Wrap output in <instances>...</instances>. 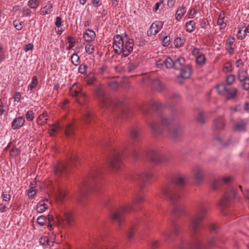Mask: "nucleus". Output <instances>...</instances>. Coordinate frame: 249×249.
I'll return each instance as SVG.
<instances>
[{
  "instance_id": "obj_1",
  "label": "nucleus",
  "mask_w": 249,
  "mask_h": 249,
  "mask_svg": "<svg viewBox=\"0 0 249 249\" xmlns=\"http://www.w3.org/2000/svg\"><path fill=\"white\" fill-rule=\"evenodd\" d=\"M208 207L204 203H199L195 209L194 214L190 219L189 230L192 234L191 243H186L181 240L175 249H204L199 239L196 238V234L201 227L200 223L206 217L208 214Z\"/></svg>"
},
{
  "instance_id": "obj_2",
  "label": "nucleus",
  "mask_w": 249,
  "mask_h": 249,
  "mask_svg": "<svg viewBox=\"0 0 249 249\" xmlns=\"http://www.w3.org/2000/svg\"><path fill=\"white\" fill-rule=\"evenodd\" d=\"M133 39L126 35L124 37L116 35L113 38L114 51L116 54L121 55L123 57L128 56L133 51Z\"/></svg>"
},
{
  "instance_id": "obj_3",
  "label": "nucleus",
  "mask_w": 249,
  "mask_h": 249,
  "mask_svg": "<svg viewBox=\"0 0 249 249\" xmlns=\"http://www.w3.org/2000/svg\"><path fill=\"white\" fill-rule=\"evenodd\" d=\"M160 194L168 197L173 205L172 213L175 215L183 213L184 208L179 203L181 194L178 189L173 186H164Z\"/></svg>"
},
{
  "instance_id": "obj_4",
  "label": "nucleus",
  "mask_w": 249,
  "mask_h": 249,
  "mask_svg": "<svg viewBox=\"0 0 249 249\" xmlns=\"http://www.w3.org/2000/svg\"><path fill=\"white\" fill-rule=\"evenodd\" d=\"M150 127L153 133L159 134L161 133V127H165L169 131L170 135L174 138H178L181 134L182 128L173 124L172 121L166 118L162 119L160 125L155 122L150 124Z\"/></svg>"
},
{
  "instance_id": "obj_5",
  "label": "nucleus",
  "mask_w": 249,
  "mask_h": 249,
  "mask_svg": "<svg viewBox=\"0 0 249 249\" xmlns=\"http://www.w3.org/2000/svg\"><path fill=\"white\" fill-rule=\"evenodd\" d=\"M144 197L141 194H138L132 201L131 205L123 206L119 209L113 210L111 212L110 217L111 219L117 221L119 225H121L124 222V218L123 214L127 213L131 210L135 209L139 203L144 201Z\"/></svg>"
},
{
  "instance_id": "obj_6",
  "label": "nucleus",
  "mask_w": 249,
  "mask_h": 249,
  "mask_svg": "<svg viewBox=\"0 0 249 249\" xmlns=\"http://www.w3.org/2000/svg\"><path fill=\"white\" fill-rule=\"evenodd\" d=\"M100 172L99 167H94L92 169L89 176L85 178L83 182V188L81 191L80 197L84 196L86 191H90L93 189L94 185L97 181L96 178L99 175Z\"/></svg>"
},
{
  "instance_id": "obj_7",
  "label": "nucleus",
  "mask_w": 249,
  "mask_h": 249,
  "mask_svg": "<svg viewBox=\"0 0 249 249\" xmlns=\"http://www.w3.org/2000/svg\"><path fill=\"white\" fill-rule=\"evenodd\" d=\"M109 156L107 159L108 165L115 170L121 168L122 165V156L121 152L115 149L109 150Z\"/></svg>"
},
{
  "instance_id": "obj_8",
  "label": "nucleus",
  "mask_w": 249,
  "mask_h": 249,
  "mask_svg": "<svg viewBox=\"0 0 249 249\" xmlns=\"http://www.w3.org/2000/svg\"><path fill=\"white\" fill-rule=\"evenodd\" d=\"M216 89L218 94L224 96L227 100H232L237 97L238 90L235 87H227L225 84H220L217 86Z\"/></svg>"
},
{
  "instance_id": "obj_9",
  "label": "nucleus",
  "mask_w": 249,
  "mask_h": 249,
  "mask_svg": "<svg viewBox=\"0 0 249 249\" xmlns=\"http://www.w3.org/2000/svg\"><path fill=\"white\" fill-rule=\"evenodd\" d=\"M180 233V226L176 224L173 223L171 228L162 231L160 232L162 237L165 242L174 239V236H177Z\"/></svg>"
},
{
  "instance_id": "obj_10",
  "label": "nucleus",
  "mask_w": 249,
  "mask_h": 249,
  "mask_svg": "<svg viewBox=\"0 0 249 249\" xmlns=\"http://www.w3.org/2000/svg\"><path fill=\"white\" fill-rule=\"evenodd\" d=\"M236 191L232 188H229L225 192L221 199L219 206L222 209L226 208L229 202L232 200L235 197Z\"/></svg>"
},
{
  "instance_id": "obj_11",
  "label": "nucleus",
  "mask_w": 249,
  "mask_h": 249,
  "mask_svg": "<svg viewBox=\"0 0 249 249\" xmlns=\"http://www.w3.org/2000/svg\"><path fill=\"white\" fill-rule=\"evenodd\" d=\"M71 166L70 163L59 162L54 166V173L58 177L65 176L69 174Z\"/></svg>"
},
{
  "instance_id": "obj_12",
  "label": "nucleus",
  "mask_w": 249,
  "mask_h": 249,
  "mask_svg": "<svg viewBox=\"0 0 249 249\" xmlns=\"http://www.w3.org/2000/svg\"><path fill=\"white\" fill-rule=\"evenodd\" d=\"M96 96L99 100L101 107L107 108L110 103L105 95L103 88L101 87H98L95 90Z\"/></svg>"
},
{
  "instance_id": "obj_13",
  "label": "nucleus",
  "mask_w": 249,
  "mask_h": 249,
  "mask_svg": "<svg viewBox=\"0 0 249 249\" xmlns=\"http://www.w3.org/2000/svg\"><path fill=\"white\" fill-rule=\"evenodd\" d=\"M147 156L153 162L162 163L166 161L164 156L156 150H150L147 154Z\"/></svg>"
},
{
  "instance_id": "obj_14",
  "label": "nucleus",
  "mask_w": 249,
  "mask_h": 249,
  "mask_svg": "<svg viewBox=\"0 0 249 249\" xmlns=\"http://www.w3.org/2000/svg\"><path fill=\"white\" fill-rule=\"evenodd\" d=\"M151 174L148 172H144L132 177L133 181L139 184L141 188H142L146 183L147 180L151 177Z\"/></svg>"
},
{
  "instance_id": "obj_15",
  "label": "nucleus",
  "mask_w": 249,
  "mask_h": 249,
  "mask_svg": "<svg viewBox=\"0 0 249 249\" xmlns=\"http://www.w3.org/2000/svg\"><path fill=\"white\" fill-rule=\"evenodd\" d=\"M163 23L160 21H156L153 22L147 31V35H155L162 29Z\"/></svg>"
},
{
  "instance_id": "obj_16",
  "label": "nucleus",
  "mask_w": 249,
  "mask_h": 249,
  "mask_svg": "<svg viewBox=\"0 0 249 249\" xmlns=\"http://www.w3.org/2000/svg\"><path fill=\"white\" fill-rule=\"evenodd\" d=\"M25 123V119L22 116H18L14 119L11 123V127L13 130H17L21 127Z\"/></svg>"
},
{
  "instance_id": "obj_17",
  "label": "nucleus",
  "mask_w": 249,
  "mask_h": 249,
  "mask_svg": "<svg viewBox=\"0 0 249 249\" xmlns=\"http://www.w3.org/2000/svg\"><path fill=\"white\" fill-rule=\"evenodd\" d=\"M231 179L230 176H225L222 177L220 179H215L212 183V187L213 189L215 190L217 189L222 183H228Z\"/></svg>"
},
{
  "instance_id": "obj_18",
  "label": "nucleus",
  "mask_w": 249,
  "mask_h": 249,
  "mask_svg": "<svg viewBox=\"0 0 249 249\" xmlns=\"http://www.w3.org/2000/svg\"><path fill=\"white\" fill-rule=\"evenodd\" d=\"M225 13L224 11H221L218 16L217 21V24L219 26V30L223 32L227 26V23L225 21Z\"/></svg>"
},
{
  "instance_id": "obj_19",
  "label": "nucleus",
  "mask_w": 249,
  "mask_h": 249,
  "mask_svg": "<svg viewBox=\"0 0 249 249\" xmlns=\"http://www.w3.org/2000/svg\"><path fill=\"white\" fill-rule=\"evenodd\" d=\"M194 178L197 183H199L201 182L203 175V170L202 168L200 167H197L193 170Z\"/></svg>"
},
{
  "instance_id": "obj_20",
  "label": "nucleus",
  "mask_w": 249,
  "mask_h": 249,
  "mask_svg": "<svg viewBox=\"0 0 249 249\" xmlns=\"http://www.w3.org/2000/svg\"><path fill=\"white\" fill-rule=\"evenodd\" d=\"M96 37L95 32L90 30L87 29L83 33V38L87 42H90L93 41Z\"/></svg>"
},
{
  "instance_id": "obj_21",
  "label": "nucleus",
  "mask_w": 249,
  "mask_h": 249,
  "mask_svg": "<svg viewBox=\"0 0 249 249\" xmlns=\"http://www.w3.org/2000/svg\"><path fill=\"white\" fill-rule=\"evenodd\" d=\"M70 94L73 97H85V94L82 92L81 88L75 85H73L72 87L70 88Z\"/></svg>"
},
{
  "instance_id": "obj_22",
  "label": "nucleus",
  "mask_w": 249,
  "mask_h": 249,
  "mask_svg": "<svg viewBox=\"0 0 249 249\" xmlns=\"http://www.w3.org/2000/svg\"><path fill=\"white\" fill-rule=\"evenodd\" d=\"M174 69L175 70L181 69L182 66L185 63V59L181 56L176 57H173Z\"/></svg>"
},
{
  "instance_id": "obj_23",
  "label": "nucleus",
  "mask_w": 249,
  "mask_h": 249,
  "mask_svg": "<svg viewBox=\"0 0 249 249\" xmlns=\"http://www.w3.org/2000/svg\"><path fill=\"white\" fill-rule=\"evenodd\" d=\"M235 41V38L233 36H230L227 40L226 43V49L230 54L234 53V49L232 47Z\"/></svg>"
},
{
  "instance_id": "obj_24",
  "label": "nucleus",
  "mask_w": 249,
  "mask_h": 249,
  "mask_svg": "<svg viewBox=\"0 0 249 249\" xmlns=\"http://www.w3.org/2000/svg\"><path fill=\"white\" fill-rule=\"evenodd\" d=\"M53 11V3L51 1H49L43 7L41 8V14L46 15L50 14Z\"/></svg>"
},
{
  "instance_id": "obj_25",
  "label": "nucleus",
  "mask_w": 249,
  "mask_h": 249,
  "mask_svg": "<svg viewBox=\"0 0 249 249\" xmlns=\"http://www.w3.org/2000/svg\"><path fill=\"white\" fill-rule=\"evenodd\" d=\"M48 200H42L36 205V211L39 213H43L48 207Z\"/></svg>"
},
{
  "instance_id": "obj_26",
  "label": "nucleus",
  "mask_w": 249,
  "mask_h": 249,
  "mask_svg": "<svg viewBox=\"0 0 249 249\" xmlns=\"http://www.w3.org/2000/svg\"><path fill=\"white\" fill-rule=\"evenodd\" d=\"M185 176L181 175H176L173 179L174 183L179 186H183L185 184Z\"/></svg>"
},
{
  "instance_id": "obj_27",
  "label": "nucleus",
  "mask_w": 249,
  "mask_h": 249,
  "mask_svg": "<svg viewBox=\"0 0 249 249\" xmlns=\"http://www.w3.org/2000/svg\"><path fill=\"white\" fill-rule=\"evenodd\" d=\"M225 125V121L223 117H219L216 119L213 123V125L215 128L221 129L224 127Z\"/></svg>"
},
{
  "instance_id": "obj_28",
  "label": "nucleus",
  "mask_w": 249,
  "mask_h": 249,
  "mask_svg": "<svg viewBox=\"0 0 249 249\" xmlns=\"http://www.w3.org/2000/svg\"><path fill=\"white\" fill-rule=\"evenodd\" d=\"M238 77L240 82H243L245 80L249 78L248 76V72L243 69H240L238 72Z\"/></svg>"
},
{
  "instance_id": "obj_29",
  "label": "nucleus",
  "mask_w": 249,
  "mask_h": 249,
  "mask_svg": "<svg viewBox=\"0 0 249 249\" xmlns=\"http://www.w3.org/2000/svg\"><path fill=\"white\" fill-rule=\"evenodd\" d=\"M63 217H61L60 219L62 221H66L67 224H71L72 221V218L70 212L65 211L63 213Z\"/></svg>"
},
{
  "instance_id": "obj_30",
  "label": "nucleus",
  "mask_w": 249,
  "mask_h": 249,
  "mask_svg": "<svg viewBox=\"0 0 249 249\" xmlns=\"http://www.w3.org/2000/svg\"><path fill=\"white\" fill-rule=\"evenodd\" d=\"M186 12V8L185 7L181 6L178 8L176 14V19L178 20L181 19Z\"/></svg>"
},
{
  "instance_id": "obj_31",
  "label": "nucleus",
  "mask_w": 249,
  "mask_h": 249,
  "mask_svg": "<svg viewBox=\"0 0 249 249\" xmlns=\"http://www.w3.org/2000/svg\"><path fill=\"white\" fill-rule=\"evenodd\" d=\"M248 123L247 121L241 120L239 123L235 125V129L238 131L244 130L246 128V125Z\"/></svg>"
},
{
  "instance_id": "obj_32",
  "label": "nucleus",
  "mask_w": 249,
  "mask_h": 249,
  "mask_svg": "<svg viewBox=\"0 0 249 249\" xmlns=\"http://www.w3.org/2000/svg\"><path fill=\"white\" fill-rule=\"evenodd\" d=\"M47 120V114L46 112H44L38 117L36 119V122L38 124H43L46 123Z\"/></svg>"
},
{
  "instance_id": "obj_33",
  "label": "nucleus",
  "mask_w": 249,
  "mask_h": 249,
  "mask_svg": "<svg viewBox=\"0 0 249 249\" xmlns=\"http://www.w3.org/2000/svg\"><path fill=\"white\" fill-rule=\"evenodd\" d=\"M195 25L196 23L193 20L187 22L185 24L186 31L188 33H192L195 29Z\"/></svg>"
},
{
  "instance_id": "obj_34",
  "label": "nucleus",
  "mask_w": 249,
  "mask_h": 249,
  "mask_svg": "<svg viewBox=\"0 0 249 249\" xmlns=\"http://www.w3.org/2000/svg\"><path fill=\"white\" fill-rule=\"evenodd\" d=\"M153 86L155 90L160 91L163 89V86L159 79H155L153 81Z\"/></svg>"
},
{
  "instance_id": "obj_35",
  "label": "nucleus",
  "mask_w": 249,
  "mask_h": 249,
  "mask_svg": "<svg viewBox=\"0 0 249 249\" xmlns=\"http://www.w3.org/2000/svg\"><path fill=\"white\" fill-rule=\"evenodd\" d=\"M139 136L138 130L136 128H132L130 130L129 136L131 140H136Z\"/></svg>"
},
{
  "instance_id": "obj_36",
  "label": "nucleus",
  "mask_w": 249,
  "mask_h": 249,
  "mask_svg": "<svg viewBox=\"0 0 249 249\" xmlns=\"http://www.w3.org/2000/svg\"><path fill=\"white\" fill-rule=\"evenodd\" d=\"M181 74L183 78H187L190 77L191 75V70L189 67H185L183 69L181 68Z\"/></svg>"
},
{
  "instance_id": "obj_37",
  "label": "nucleus",
  "mask_w": 249,
  "mask_h": 249,
  "mask_svg": "<svg viewBox=\"0 0 249 249\" xmlns=\"http://www.w3.org/2000/svg\"><path fill=\"white\" fill-rule=\"evenodd\" d=\"M164 65L168 69L174 68L173 57H167L164 60Z\"/></svg>"
},
{
  "instance_id": "obj_38",
  "label": "nucleus",
  "mask_w": 249,
  "mask_h": 249,
  "mask_svg": "<svg viewBox=\"0 0 249 249\" xmlns=\"http://www.w3.org/2000/svg\"><path fill=\"white\" fill-rule=\"evenodd\" d=\"M206 58L203 54L198 55L196 57V62L200 66H202L205 63Z\"/></svg>"
},
{
  "instance_id": "obj_39",
  "label": "nucleus",
  "mask_w": 249,
  "mask_h": 249,
  "mask_svg": "<svg viewBox=\"0 0 249 249\" xmlns=\"http://www.w3.org/2000/svg\"><path fill=\"white\" fill-rule=\"evenodd\" d=\"M71 63L75 66H78L80 63V58L76 53H73L71 57Z\"/></svg>"
},
{
  "instance_id": "obj_40",
  "label": "nucleus",
  "mask_w": 249,
  "mask_h": 249,
  "mask_svg": "<svg viewBox=\"0 0 249 249\" xmlns=\"http://www.w3.org/2000/svg\"><path fill=\"white\" fill-rule=\"evenodd\" d=\"M74 127L72 124H69L65 129V135L67 137L71 136L73 133Z\"/></svg>"
},
{
  "instance_id": "obj_41",
  "label": "nucleus",
  "mask_w": 249,
  "mask_h": 249,
  "mask_svg": "<svg viewBox=\"0 0 249 249\" xmlns=\"http://www.w3.org/2000/svg\"><path fill=\"white\" fill-rule=\"evenodd\" d=\"M37 78L36 76H35L33 77L32 79L31 83L30 84V85L28 86V89H30V90H32L33 89L36 88L37 85Z\"/></svg>"
},
{
  "instance_id": "obj_42",
  "label": "nucleus",
  "mask_w": 249,
  "mask_h": 249,
  "mask_svg": "<svg viewBox=\"0 0 249 249\" xmlns=\"http://www.w3.org/2000/svg\"><path fill=\"white\" fill-rule=\"evenodd\" d=\"M40 0H29L28 5L32 9H36L39 5Z\"/></svg>"
},
{
  "instance_id": "obj_43",
  "label": "nucleus",
  "mask_w": 249,
  "mask_h": 249,
  "mask_svg": "<svg viewBox=\"0 0 249 249\" xmlns=\"http://www.w3.org/2000/svg\"><path fill=\"white\" fill-rule=\"evenodd\" d=\"M185 42V39L184 38L177 37L175 40V46L177 48L181 47Z\"/></svg>"
},
{
  "instance_id": "obj_44",
  "label": "nucleus",
  "mask_w": 249,
  "mask_h": 249,
  "mask_svg": "<svg viewBox=\"0 0 249 249\" xmlns=\"http://www.w3.org/2000/svg\"><path fill=\"white\" fill-rule=\"evenodd\" d=\"M92 118V114L89 111H85L83 115V120L85 123H88Z\"/></svg>"
},
{
  "instance_id": "obj_45",
  "label": "nucleus",
  "mask_w": 249,
  "mask_h": 249,
  "mask_svg": "<svg viewBox=\"0 0 249 249\" xmlns=\"http://www.w3.org/2000/svg\"><path fill=\"white\" fill-rule=\"evenodd\" d=\"M46 221L47 218L44 215H40L38 216L36 219V222L40 226H43L45 225Z\"/></svg>"
},
{
  "instance_id": "obj_46",
  "label": "nucleus",
  "mask_w": 249,
  "mask_h": 249,
  "mask_svg": "<svg viewBox=\"0 0 249 249\" xmlns=\"http://www.w3.org/2000/svg\"><path fill=\"white\" fill-rule=\"evenodd\" d=\"M13 25L14 27L18 31L21 30L22 28V22L18 19H16L13 21Z\"/></svg>"
},
{
  "instance_id": "obj_47",
  "label": "nucleus",
  "mask_w": 249,
  "mask_h": 249,
  "mask_svg": "<svg viewBox=\"0 0 249 249\" xmlns=\"http://www.w3.org/2000/svg\"><path fill=\"white\" fill-rule=\"evenodd\" d=\"M235 77L233 74H230L227 76L226 83L227 85H231L235 81Z\"/></svg>"
},
{
  "instance_id": "obj_48",
  "label": "nucleus",
  "mask_w": 249,
  "mask_h": 249,
  "mask_svg": "<svg viewBox=\"0 0 249 249\" xmlns=\"http://www.w3.org/2000/svg\"><path fill=\"white\" fill-rule=\"evenodd\" d=\"M60 127V126L58 124L56 125H53L50 127L49 129V134L51 136H54L55 134V133L57 131V130Z\"/></svg>"
},
{
  "instance_id": "obj_49",
  "label": "nucleus",
  "mask_w": 249,
  "mask_h": 249,
  "mask_svg": "<svg viewBox=\"0 0 249 249\" xmlns=\"http://www.w3.org/2000/svg\"><path fill=\"white\" fill-rule=\"evenodd\" d=\"M7 111V107L2 102V100L0 98V118L1 119V116L2 115L4 114Z\"/></svg>"
},
{
  "instance_id": "obj_50",
  "label": "nucleus",
  "mask_w": 249,
  "mask_h": 249,
  "mask_svg": "<svg viewBox=\"0 0 249 249\" xmlns=\"http://www.w3.org/2000/svg\"><path fill=\"white\" fill-rule=\"evenodd\" d=\"M85 51L88 54H91L94 51V47L93 45L88 44L85 46Z\"/></svg>"
},
{
  "instance_id": "obj_51",
  "label": "nucleus",
  "mask_w": 249,
  "mask_h": 249,
  "mask_svg": "<svg viewBox=\"0 0 249 249\" xmlns=\"http://www.w3.org/2000/svg\"><path fill=\"white\" fill-rule=\"evenodd\" d=\"M246 35L247 34H246V32L244 31V32H242V28H240L237 34V38L240 40H242L245 38Z\"/></svg>"
},
{
  "instance_id": "obj_52",
  "label": "nucleus",
  "mask_w": 249,
  "mask_h": 249,
  "mask_svg": "<svg viewBox=\"0 0 249 249\" xmlns=\"http://www.w3.org/2000/svg\"><path fill=\"white\" fill-rule=\"evenodd\" d=\"M197 120L199 123H203L205 122V114L203 111L199 112Z\"/></svg>"
},
{
  "instance_id": "obj_53",
  "label": "nucleus",
  "mask_w": 249,
  "mask_h": 249,
  "mask_svg": "<svg viewBox=\"0 0 249 249\" xmlns=\"http://www.w3.org/2000/svg\"><path fill=\"white\" fill-rule=\"evenodd\" d=\"M72 37L71 36H69L67 37L68 42L69 43V45L67 47L66 49L67 50H70L75 45V42L72 40Z\"/></svg>"
},
{
  "instance_id": "obj_54",
  "label": "nucleus",
  "mask_w": 249,
  "mask_h": 249,
  "mask_svg": "<svg viewBox=\"0 0 249 249\" xmlns=\"http://www.w3.org/2000/svg\"><path fill=\"white\" fill-rule=\"evenodd\" d=\"M40 243L43 246H47L49 245V239L46 236H42L40 238L39 240Z\"/></svg>"
},
{
  "instance_id": "obj_55",
  "label": "nucleus",
  "mask_w": 249,
  "mask_h": 249,
  "mask_svg": "<svg viewBox=\"0 0 249 249\" xmlns=\"http://www.w3.org/2000/svg\"><path fill=\"white\" fill-rule=\"evenodd\" d=\"M2 197L3 199V201H9L11 198V196L9 194L8 191L5 190L3 192L2 194Z\"/></svg>"
},
{
  "instance_id": "obj_56",
  "label": "nucleus",
  "mask_w": 249,
  "mask_h": 249,
  "mask_svg": "<svg viewBox=\"0 0 249 249\" xmlns=\"http://www.w3.org/2000/svg\"><path fill=\"white\" fill-rule=\"evenodd\" d=\"M242 107L241 105H237L235 107H231L230 109L231 112H241L242 111Z\"/></svg>"
},
{
  "instance_id": "obj_57",
  "label": "nucleus",
  "mask_w": 249,
  "mask_h": 249,
  "mask_svg": "<svg viewBox=\"0 0 249 249\" xmlns=\"http://www.w3.org/2000/svg\"><path fill=\"white\" fill-rule=\"evenodd\" d=\"M26 118L28 121H31L34 118V112L33 111L29 110L26 113Z\"/></svg>"
},
{
  "instance_id": "obj_58",
  "label": "nucleus",
  "mask_w": 249,
  "mask_h": 249,
  "mask_svg": "<svg viewBox=\"0 0 249 249\" xmlns=\"http://www.w3.org/2000/svg\"><path fill=\"white\" fill-rule=\"evenodd\" d=\"M36 191L33 188L31 187L28 191V195L30 199H32L36 195Z\"/></svg>"
},
{
  "instance_id": "obj_59",
  "label": "nucleus",
  "mask_w": 249,
  "mask_h": 249,
  "mask_svg": "<svg viewBox=\"0 0 249 249\" xmlns=\"http://www.w3.org/2000/svg\"><path fill=\"white\" fill-rule=\"evenodd\" d=\"M87 66L85 64H81L78 68V71L81 74H85L86 72Z\"/></svg>"
},
{
  "instance_id": "obj_60",
  "label": "nucleus",
  "mask_w": 249,
  "mask_h": 249,
  "mask_svg": "<svg viewBox=\"0 0 249 249\" xmlns=\"http://www.w3.org/2000/svg\"><path fill=\"white\" fill-rule=\"evenodd\" d=\"M19 150L16 148H12L10 151V154L11 157H15L19 154Z\"/></svg>"
},
{
  "instance_id": "obj_61",
  "label": "nucleus",
  "mask_w": 249,
  "mask_h": 249,
  "mask_svg": "<svg viewBox=\"0 0 249 249\" xmlns=\"http://www.w3.org/2000/svg\"><path fill=\"white\" fill-rule=\"evenodd\" d=\"M196 11H197V8H196V6L194 7L193 8H192L189 12V18H194L195 15L196 13Z\"/></svg>"
},
{
  "instance_id": "obj_62",
  "label": "nucleus",
  "mask_w": 249,
  "mask_h": 249,
  "mask_svg": "<svg viewBox=\"0 0 249 249\" xmlns=\"http://www.w3.org/2000/svg\"><path fill=\"white\" fill-rule=\"evenodd\" d=\"M21 94L19 92H16L15 94L13 95V98L14 99V101L17 103L20 102L21 99Z\"/></svg>"
},
{
  "instance_id": "obj_63",
  "label": "nucleus",
  "mask_w": 249,
  "mask_h": 249,
  "mask_svg": "<svg viewBox=\"0 0 249 249\" xmlns=\"http://www.w3.org/2000/svg\"><path fill=\"white\" fill-rule=\"evenodd\" d=\"M242 87L243 89L244 90H248L249 89V78L248 79H246L243 82H242Z\"/></svg>"
},
{
  "instance_id": "obj_64",
  "label": "nucleus",
  "mask_w": 249,
  "mask_h": 249,
  "mask_svg": "<svg viewBox=\"0 0 249 249\" xmlns=\"http://www.w3.org/2000/svg\"><path fill=\"white\" fill-rule=\"evenodd\" d=\"M33 48L34 45L32 43H29L28 44H26L24 45L23 47V49L25 52H27L29 51H31L33 49Z\"/></svg>"
}]
</instances>
